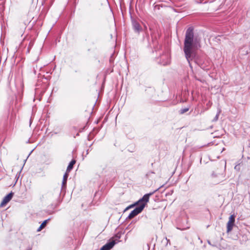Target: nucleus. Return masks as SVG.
Listing matches in <instances>:
<instances>
[{"mask_svg":"<svg viewBox=\"0 0 250 250\" xmlns=\"http://www.w3.org/2000/svg\"><path fill=\"white\" fill-rule=\"evenodd\" d=\"M199 47V42L194 35V28L190 26L186 32L183 50L190 67L191 65L190 61L195 57L196 51Z\"/></svg>","mask_w":250,"mask_h":250,"instance_id":"1","label":"nucleus"},{"mask_svg":"<svg viewBox=\"0 0 250 250\" xmlns=\"http://www.w3.org/2000/svg\"><path fill=\"white\" fill-rule=\"evenodd\" d=\"M9 107L10 110V121L14 122L17 113L21 107V104L16 96H13L11 98L9 103Z\"/></svg>","mask_w":250,"mask_h":250,"instance_id":"2","label":"nucleus"},{"mask_svg":"<svg viewBox=\"0 0 250 250\" xmlns=\"http://www.w3.org/2000/svg\"><path fill=\"white\" fill-rule=\"evenodd\" d=\"M136 208L131 211L129 213L128 218L129 219L133 218L135 216L137 215L143 210L145 207V204H142L141 205L136 204Z\"/></svg>","mask_w":250,"mask_h":250,"instance_id":"3","label":"nucleus"},{"mask_svg":"<svg viewBox=\"0 0 250 250\" xmlns=\"http://www.w3.org/2000/svg\"><path fill=\"white\" fill-rule=\"evenodd\" d=\"M157 62L163 65H167L170 63V57L167 53L163 54L158 59Z\"/></svg>","mask_w":250,"mask_h":250,"instance_id":"4","label":"nucleus"},{"mask_svg":"<svg viewBox=\"0 0 250 250\" xmlns=\"http://www.w3.org/2000/svg\"><path fill=\"white\" fill-rule=\"evenodd\" d=\"M158 189H159V188H157V189L155 190L154 191H153L152 192H150V193H149L147 194H146L145 195H144L143 196V197L141 199H140L136 203V204L141 205L142 204H145V205H146V203L148 202L149 197L151 195H152L155 192L157 191Z\"/></svg>","mask_w":250,"mask_h":250,"instance_id":"5","label":"nucleus"},{"mask_svg":"<svg viewBox=\"0 0 250 250\" xmlns=\"http://www.w3.org/2000/svg\"><path fill=\"white\" fill-rule=\"evenodd\" d=\"M235 216L234 214L231 215L229 217V220L227 223V232L230 231L234 225Z\"/></svg>","mask_w":250,"mask_h":250,"instance_id":"6","label":"nucleus"},{"mask_svg":"<svg viewBox=\"0 0 250 250\" xmlns=\"http://www.w3.org/2000/svg\"><path fill=\"white\" fill-rule=\"evenodd\" d=\"M117 243L115 240H112L103 246L100 250H110Z\"/></svg>","mask_w":250,"mask_h":250,"instance_id":"7","label":"nucleus"},{"mask_svg":"<svg viewBox=\"0 0 250 250\" xmlns=\"http://www.w3.org/2000/svg\"><path fill=\"white\" fill-rule=\"evenodd\" d=\"M13 196V193L12 192H11L8 194H7L6 196H5L0 204V206L3 207L5 205H6L7 203H8L12 198Z\"/></svg>","mask_w":250,"mask_h":250,"instance_id":"8","label":"nucleus"},{"mask_svg":"<svg viewBox=\"0 0 250 250\" xmlns=\"http://www.w3.org/2000/svg\"><path fill=\"white\" fill-rule=\"evenodd\" d=\"M68 177V173L65 172L63 176V180H62V189H63V188H66V182H67Z\"/></svg>","mask_w":250,"mask_h":250,"instance_id":"9","label":"nucleus"},{"mask_svg":"<svg viewBox=\"0 0 250 250\" xmlns=\"http://www.w3.org/2000/svg\"><path fill=\"white\" fill-rule=\"evenodd\" d=\"M76 163V161L75 160H72L69 164L68 166H67L66 172H69L70 171H71L73 168L74 165Z\"/></svg>","mask_w":250,"mask_h":250,"instance_id":"10","label":"nucleus"},{"mask_svg":"<svg viewBox=\"0 0 250 250\" xmlns=\"http://www.w3.org/2000/svg\"><path fill=\"white\" fill-rule=\"evenodd\" d=\"M133 28L136 32H139L141 30V27L140 24L137 22H134L133 23Z\"/></svg>","mask_w":250,"mask_h":250,"instance_id":"11","label":"nucleus"},{"mask_svg":"<svg viewBox=\"0 0 250 250\" xmlns=\"http://www.w3.org/2000/svg\"><path fill=\"white\" fill-rule=\"evenodd\" d=\"M50 220V219H48L47 220H44L41 225L40 227L38 229L37 231H41L42 229H43L46 225L47 222Z\"/></svg>","mask_w":250,"mask_h":250,"instance_id":"12","label":"nucleus"},{"mask_svg":"<svg viewBox=\"0 0 250 250\" xmlns=\"http://www.w3.org/2000/svg\"><path fill=\"white\" fill-rule=\"evenodd\" d=\"M154 174H155L154 172L149 171L146 174V176L148 179L153 178L152 175H153Z\"/></svg>","mask_w":250,"mask_h":250,"instance_id":"13","label":"nucleus"},{"mask_svg":"<svg viewBox=\"0 0 250 250\" xmlns=\"http://www.w3.org/2000/svg\"><path fill=\"white\" fill-rule=\"evenodd\" d=\"M189 110V108H184V109H181L180 110V113L181 114H184V113L187 112Z\"/></svg>","mask_w":250,"mask_h":250,"instance_id":"14","label":"nucleus"},{"mask_svg":"<svg viewBox=\"0 0 250 250\" xmlns=\"http://www.w3.org/2000/svg\"><path fill=\"white\" fill-rule=\"evenodd\" d=\"M219 114H220V112H218L217 113V114L216 115V116H215V117L214 118V119L212 120L213 122H216L218 120Z\"/></svg>","mask_w":250,"mask_h":250,"instance_id":"15","label":"nucleus"},{"mask_svg":"<svg viewBox=\"0 0 250 250\" xmlns=\"http://www.w3.org/2000/svg\"><path fill=\"white\" fill-rule=\"evenodd\" d=\"M234 169L237 171H239L240 170V164H238L234 167Z\"/></svg>","mask_w":250,"mask_h":250,"instance_id":"16","label":"nucleus"},{"mask_svg":"<svg viewBox=\"0 0 250 250\" xmlns=\"http://www.w3.org/2000/svg\"><path fill=\"white\" fill-rule=\"evenodd\" d=\"M212 175L213 177H223L222 174H219V175H218L215 174L214 173H213Z\"/></svg>","mask_w":250,"mask_h":250,"instance_id":"17","label":"nucleus"},{"mask_svg":"<svg viewBox=\"0 0 250 250\" xmlns=\"http://www.w3.org/2000/svg\"><path fill=\"white\" fill-rule=\"evenodd\" d=\"M211 103H210V102H208L207 104V106H208V107H210L211 106Z\"/></svg>","mask_w":250,"mask_h":250,"instance_id":"18","label":"nucleus"},{"mask_svg":"<svg viewBox=\"0 0 250 250\" xmlns=\"http://www.w3.org/2000/svg\"><path fill=\"white\" fill-rule=\"evenodd\" d=\"M196 80L202 82V83H204L205 82L204 80H201V79H196Z\"/></svg>","mask_w":250,"mask_h":250,"instance_id":"19","label":"nucleus"},{"mask_svg":"<svg viewBox=\"0 0 250 250\" xmlns=\"http://www.w3.org/2000/svg\"><path fill=\"white\" fill-rule=\"evenodd\" d=\"M115 237H117L118 239H120V235H119V234H116L115 235Z\"/></svg>","mask_w":250,"mask_h":250,"instance_id":"20","label":"nucleus"},{"mask_svg":"<svg viewBox=\"0 0 250 250\" xmlns=\"http://www.w3.org/2000/svg\"><path fill=\"white\" fill-rule=\"evenodd\" d=\"M46 0H42V4L43 5L45 2Z\"/></svg>","mask_w":250,"mask_h":250,"instance_id":"21","label":"nucleus"},{"mask_svg":"<svg viewBox=\"0 0 250 250\" xmlns=\"http://www.w3.org/2000/svg\"><path fill=\"white\" fill-rule=\"evenodd\" d=\"M27 250H32V248H29Z\"/></svg>","mask_w":250,"mask_h":250,"instance_id":"22","label":"nucleus"},{"mask_svg":"<svg viewBox=\"0 0 250 250\" xmlns=\"http://www.w3.org/2000/svg\"><path fill=\"white\" fill-rule=\"evenodd\" d=\"M178 229H181V230H184V229H181V228H178Z\"/></svg>","mask_w":250,"mask_h":250,"instance_id":"23","label":"nucleus"},{"mask_svg":"<svg viewBox=\"0 0 250 250\" xmlns=\"http://www.w3.org/2000/svg\"><path fill=\"white\" fill-rule=\"evenodd\" d=\"M208 243L211 245L210 242L209 241H208Z\"/></svg>","mask_w":250,"mask_h":250,"instance_id":"24","label":"nucleus"},{"mask_svg":"<svg viewBox=\"0 0 250 250\" xmlns=\"http://www.w3.org/2000/svg\"><path fill=\"white\" fill-rule=\"evenodd\" d=\"M88 150H87L86 154H88Z\"/></svg>","mask_w":250,"mask_h":250,"instance_id":"25","label":"nucleus"},{"mask_svg":"<svg viewBox=\"0 0 250 250\" xmlns=\"http://www.w3.org/2000/svg\"><path fill=\"white\" fill-rule=\"evenodd\" d=\"M60 194H61V192H59V195H60Z\"/></svg>","mask_w":250,"mask_h":250,"instance_id":"26","label":"nucleus"}]
</instances>
